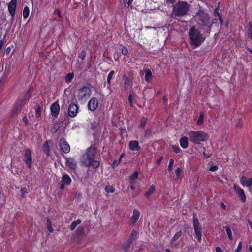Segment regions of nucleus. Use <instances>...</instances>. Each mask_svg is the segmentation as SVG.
<instances>
[{"label": "nucleus", "instance_id": "2eb2a0df", "mask_svg": "<svg viewBox=\"0 0 252 252\" xmlns=\"http://www.w3.org/2000/svg\"><path fill=\"white\" fill-rule=\"evenodd\" d=\"M240 183L243 186L250 187L252 190V177L247 179L246 177L242 176L240 179Z\"/></svg>", "mask_w": 252, "mask_h": 252}, {"label": "nucleus", "instance_id": "de8ad7c7", "mask_svg": "<svg viewBox=\"0 0 252 252\" xmlns=\"http://www.w3.org/2000/svg\"><path fill=\"white\" fill-rule=\"evenodd\" d=\"M86 56L85 52L84 51H82L80 53L79 55V58H80L82 60H83Z\"/></svg>", "mask_w": 252, "mask_h": 252}, {"label": "nucleus", "instance_id": "f704fd0d", "mask_svg": "<svg viewBox=\"0 0 252 252\" xmlns=\"http://www.w3.org/2000/svg\"><path fill=\"white\" fill-rule=\"evenodd\" d=\"M242 249V242L240 241L238 244L237 248L235 250L234 252H240Z\"/></svg>", "mask_w": 252, "mask_h": 252}, {"label": "nucleus", "instance_id": "4468645a", "mask_svg": "<svg viewBox=\"0 0 252 252\" xmlns=\"http://www.w3.org/2000/svg\"><path fill=\"white\" fill-rule=\"evenodd\" d=\"M98 105V101L96 98H92L88 102V107L90 110L92 111H94Z\"/></svg>", "mask_w": 252, "mask_h": 252}, {"label": "nucleus", "instance_id": "58836bf2", "mask_svg": "<svg viewBox=\"0 0 252 252\" xmlns=\"http://www.w3.org/2000/svg\"><path fill=\"white\" fill-rule=\"evenodd\" d=\"M248 35L249 38L252 39V27L250 26L248 28Z\"/></svg>", "mask_w": 252, "mask_h": 252}, {"label": "nucleus", "instance_id": "e2e57ef3", "mask_svg": "<svg viewBox=\"0 0 252 252\" xmlns=\"http://www.w3.org/2000/svg\"><path fill=\"white\" fill-rule=\"evenodd\" d=\"M249 250L250 252H252V245L249 246Z\"/></svg>", "mask_w": 252, "mask_h": 252}, {"label": "nucleus", "instance_id": "c85d7f7f", "mask_svg": "<svg viewBox=\"0 0 252 252\" xmlns=\"http://www.w3.org/2000/svg\"><path fill=\"white\" fill-rule=\"evenodd\" d=\"M81 222V220L80 219H78L72 222V223H71V224L70 225L71 230H73L75 228L76 226L77 225L79 224Z\"/></svg>", "mask_w": 252, "mask_h": 252}, {"label": "nucleus", "instance_id": "5fc2aeb1", "mask_svg": "<svg viewBox=\"0 0 252 252\" xmlns=\"http://www.w3.org/2000/svg\"><path fill=\"white\" fill-rule=\"evenodd\" d=\"M175 1V0H165L166 2L169 4L173 3Z\"/></svg>", "mask_w": 252, "mask_h": 252}, {"label": "nucleus", "instance_id": "7ed1b4c3", "mask_svg": "<svg viewBox=\"0 0 252 252\" xmlns=\"http://www.w3.org/2000/svg\"><path fill=\"white\" fill-rule=\"evenodd\" d=\"M187 134L190 141L196 144H199L208 138V135L202 131H189Z\"/></svg>", "mask_w": 252, "mask_h": 252}, {"label": "nucleus", "instance_id": "aec40b11", "mask_svg": "<svg viewBox=\"0 0 252 252\" xmlns=\"http://www.w3.org/2000/svg\"><path fill=\"white\" fill-rule=\"evenodd\" d=\"M188 138L185 136L182 137L180 139V146L184 149H186L188 147Z\"/></svg>", "mask_w": 252, "mask_h": 252}, {"label": "nucleus", "instance_id": "0eeeda50", "mask_svg": "<svg viewBox=\"0 0 252 252\" xmlns=\"http://www.w3.org/2000/svg\"><path fill=\"white\" fill-rule=\"evenodd\" d=\"M91 95V90L87 87H84L80 89L78 93L77 97L79 100L86 99Z\"/></svg>", "mask_w": 252, "mask_h": 252}, {"label": "nucleus", "instance_id": "0e129e2a", "mask_svg": "<svg viewBox=\"0 0 252 252\" xmlns=\"http://www.w3.org/2000/svg\"><path fill=\"white\" fill-rule=\"evenodd\" d=\"M48 228L49 231L50 232H52V231H53V230H52V227H51V226H48Z\"/></svg>", "mask_w": 252, "mask_h": 252}, {"label": "nucleus", "instance_id": "c756f323", "mask_svg": "<svg viewBox=\"0 0 252 252\" xmlns=\"http://www.w3.org/2000/svg\"><path fill=\"white\" fill-rule=\"evenodd\" d=\"M74 74L73 73H69L67 74L65 77V81L67 83H69L73 78Z\"/></svg>", "mask_w": 252, "mask_h": 252}, {"label": "nucleus", "instance_id": "9d476101", "mask_svg": "<svg viewBox=\"0 0 252 252\" xmlns=\"http://www.w3.org/2000/svg\"><path fill=\"white\" fill-rule=\"evenodd\" d=\"M233 188L235 192L237 194V195L239 197L240 199L243 202H244L246 201V197L245 194L244 190L240 188L239 186H237L236 184L233 185Z\"/></svg>", "mask_w": 252, "mask_h": 252}, {"label": "nucleus", "instance_id": "1a4fd4ad", "mask_svg": "<svg viewBox=\"0 0 252 252\" xmlns=\"http://www.w3.org/2000/svg\"><path fill=\"white\" fill-rule=\"evenodd\" d=\"M23 160L25 164L29 168L32 167V152L29 149H26L23 157Z\"/></svg>", "mask_w": 252, "mask_h": 252}, {"label": "nucleus", "instance_id": "dca6fc26", "mask_svg": "<svg viewBox=\"0 0 252 252\" xmlns=\"http://www.w3.org/2000/svg\"><path fill=\"white\" fill-rule=\"evenodd\" d=\"M17 5L16 0H12L8 4V11L10 15L13 17L15 15V9Z\"/></svg>", "mask_w": 252, "mask_h": 252}, {"label": "nucleus", "instance_id": "13d9d810", "mask_svg": "<svg viewBox=\"0 0 252 252\" xmlns=\"http://www.w3.org/2000/svg\"><path fill=\"white\" fill-rule=\"evenodd\" d=\"M23 121L26 123L27 124L28 122V119L26 117H24L23 118Z\"/></svg>", "mask_w": 252, "mask_h": 252}, {"label": "nucleus", "instance_id": "e433bc0d", "mask_svg": "<svg viewBox=\"0 0 252 252\" xmlns=\"http://www.w3.org/2000/svg\"><path fill=\"white\" fill-rule=\"evenodd\" d=\"M174 163V161L173 159H171L169 161L168 170L170 171L172 169V167Z\"/></svg>", "mask_w": 252, "mask_h": 252}, {"label": "nucleus", "instance_id": "5701e85b", "mask_svg": "<svg viewBox=\"0 0 252 252\" xmlns=\"http://www.w3.org/2000/svg\"><path fill=\"white\" fill-rule=\"evenodd\" d=\"M145 72V80L147 82H149L152 78V73L149 69H146Z\"/></svg>", "mask_w": 252, "mask_h": 252}, {"label": "nucleus", "instance_id": "412c9836", "mask_svg": "<svg viewBox=\"0 0 252 252\" xmlns=\"http://www.w3.org/2000/svg\"><path fill=\"white\" fill-rule=\"evenodd\" d=\"M62 182L66 184V185H69L71 182V179L66 174H63L62 178Z\"/></svg>", "mask_w": 252, "mask_h": 252}, {"label": "nucleus", "instance_id": "603ef678", "mask_svg": "<svg viewBox=\"0 0 252 252\" xmlns=\"http://www.w3.org/2000/svg\"><path fill=\"white\" fill-rule=\"evenodd\" d=\"M137 234V232L136 231L133 230L131 232V235L132 237L135 236Z\"/></svg>", "mask_w": 252, "mask_h": 252}, {"label": "nucleus", "instance_id": "6e6d98bb", "mask_svg": "<svg viewBox=\"0 0 252 252\" xmlns=\"http://www.w3.org/2000/svg\"><path fill=\"white\" fill-rule=\"evenodd\" d=\"M242 122H241V121H239V123H238L237 124V126L238 127L240 128V127H241V126H242Z\"/></svg>", "mask_w": 252, "mask_h": 252}, {"label": "nucleus", "instance_id": "20e7f679", "mask_svg": "<svg viewBox=\"0 0 252 252\" xmlns=\"http://www.w3.org/2000/svg\"><path fill=\"white\" fill-rule=\"evenodd\" d=\"M189 35L191 44L195 47L199 46L204 40L199 31L193 27L190 29Z\"/></svg>", "mask_w": 252, "mask_h": 252}, {"label": "nucleus", "instance_id": "cd10ccee", "mask_svg": "<svg viewBox=\"0 0 252 252\" xmlns=\"http://www.w3.org/2000/svg\"><path fill=\"white\" fill-rule=\"evenodd\" d=\"M30 13V9L28 7L26 6L24 7L23 11V16L24 19L28 17Z\"/></svg>", "mask_w": 252, "mask_h": 252}, {"label": "nucleus", "instance_id": "a18cd8bd", "mask_svg": "<svg viewBox=\"0 0 252 252\" xmlns=\"http://www.w3.org/2000/svg\"><path fill=\"white\" fill-rule=\"evenodd\" d=\"M133 0H124V3L125 6L127 5V6H129L130 4L131 3Z\"/></svg>", "mask_w": 252, "mask_h": 252}, {"label": "nucleus", "instance_id": "6e6552de", "mask_svg": "<svg viewBox=\"0 0 252 252\" xmlns=\"http://www.w3.org/2000/svg\"><path fill=\"white\" fill-rule=\"evenodd\" d=\"M193 227L196 238L199 242L201 241V227L200 226L198 220L193 217Z\"/></svg>", "mask_w": 252, "mask_h": 252}, {"label": "nucleus", "instance_id": "ea45409f", "mask_svg": "<svg viewBox=\"0 0 252 252\" xmlns=\"http://www.w3.org/2000/svg\"><path fill=\"white\" fill-rule=\"evenodd\" d=\"M120 160H114L112 164V167L113 168L117 167L120 163Z\"/></svg>", "mask_w": 252, "mask_h": 252}, {"label": "nucleus", "instance_id": "f257e3e1", "mask_svg": "<svg viewBox=\"0 0 252 252\" xmlns=\"http://www.w3.org/2000/svg\"><path fill=\"white\" fill-rule=\"evenodd\" d=\"M214 18H211L209 15L203 10H199L195 16V21L200 28L203 30L208 29L212 24L219 21L220 24L223 22L222 19L217 10L214 11Z\"/></svg>", "mask_w": 252, "mask_h": 252}, {"label": "nucleus", "instance_id": "338daca9", "mask_svg": "<svg viewBox=\"0 0 252 252\" xmlns=\"http://www.w3.org/2000/svg\"><path fill=\"white\" fill-rule=\"evenodd\" d=\"M248 50L252 54V48H248Z\"/></svg>", "mask_w": 252, "mask_h": 252}, {"label": "nucleus", "instance_id": "a878e982", "mask_svg": "<svg viewBox=\"0 0 252 252\" xmlns=\"http://www.w3.org/2000/svg\"><path fill=\"white\" fill-rule=\"evenodd\" d=\"M182 231H179L177 232L174 236L173 237L171 240V242L173 243L174 242L176 241L182 235Z\"/></svg>", "mask_w": 252, "mask_h": 252}, {"label": "nucleus", "instance_id": "a19ab883", "mask_svg": "<svg viewBox=\"0 0 252 252\" xmlns=\"http://www.w3.org/2000/svg\"><path fill=\"white\" fill-rule=\"evenodd\" d=\"M172 149L176 153H178L181 151L180 148L176 145H173L172 146Z\"/></svg>", "mask_w": 252, "mask_h": 252}, {"label": "nucleus", "instance_id": "4d7b16f0", "mask_svg": "<svg viewBox=\"0 0 252 252\" xmlns=\"http://www.w3.org/2000/svg\"><path fill=\"white\" fill-rule=\"evenodd\" d=\"M125 156V154L124 153H122L120 157H119V160H120V162H121V160H122V158Z\"/></svg>", "mask_w": 252, "mask_h": 252}, {"label": "nucleus", "instance_id": "f03ea898", "mask_svg": "<svg viewBox=\"0 0 252 252\" xmlns=\"http://www.w3.org/2000/svg\"><path fill=\"white\" fill-rule=\"evenodd\" d=\"M96 154V149L94 148H90L84 155V164L88 167L92 166L94 168L98 167L99 163L94 159Z\"/></svg>", "mask_w": 252, "mask_h": 252}, {"label": "nucleus", "instance_id": "4c0bfd02", "mask_svg": "<svg viewBox=\"0 0 252 252\" xmlns=\"http://www.w3.org/2000/svg\"><path fill=\"white\" fill-rule=\"evenodd\" d=\"M114 74V72L113 71H110V73L108 74V76H107V82L109 83L110 82V80L113 77Z\"/></svg>", "mask_w": 252, "mask_h": 252}, {"label": "nucleus", "instance_id": "8fccbe9b", "mask_svg": "<svg viewBox=\"0 0 252 252\" xmlns=\"http://www.w3.org/2000/svg\"><path fill=\"white\" fill-rule=\"evenodd\" d=\"M216 252H223L222 249L220 247H217L215 249Z\"/></svg>", "mask_w": 252, "mask_h": 252}, {"label": "nucleus", "instance_id": "49530a36", "mask_svg": "<svg viewBox=\"0 0 252 252\" xmlns=\"http://www.w3.org/2000/svg\"><path fill=\"white\" fill-rule=\"evenodd\" d=\"M40 113H41V109L39 107H37L36 109V117H40Z\"/></svg>", "mask_w": 252, "mask_h": 252}, {"label": "nucleus", "instance_id": "37998d69", "mask_svg": "<svg viewBox=\"0 0 252 252\" xmlns=\"http://www.w3.org/2000/svg\"><path fill=\"white\" fill-rule=\"evenodd\" d=\"M122 53L123 55H126L128 53L127 49L125 47H123L121 50Z\"/></svg>", "mask_w": 252, "mask_h": 252}, {"label": "nucleus", "instance_id": "9b49d317", "mask_svg": "<svg viewBox=\"0 0 252 252\" xmlns=\"http://www.w3.org/2000/svg\"><path fill=\"white\" fill-rule=\"evenodd\" d=\"M78 107L75 104H70L68 109V115L71 117H75L78 112Z\"/></svg>", "mask_w": 252, "mask_h": 252}, {"label": "nucleus", "instance_id": "bf43d9fd", "mask_svg": "<svg viewBox=\"0 0 252 252\" xmlns=\"http://www.w3.org/2000/svg\"><path fill=\"white\" fill-rule=\"evenodd\" d=\"M66 184L62 183V184L60 186V188L62 189H64V186Z\"/></svg>", "mask_w": 252, "mask_h": 252}, {"label": "nucleus", "instance_id": "b1692460", "mask_svg": "<svg viewBox=\"0 0 252 252\" xmlns=\"http://www.w3.org/2000/svg\"><path fill=\"white\" fill-rule=\"evenodd\" d=\"M207 168L208 169V170L212 172H215L217 171L218 168V166L217 165H214L212 162H210L208 163L207 165Z\"/></svg>", "mask_w": 252, "mask_h": 252}, {"label": "nucleus", "instance_id": "09e8293b", "mask_svg": "<svg viewBox=\"0 0 252 252\" xmlns=\"http://www.w3.org/2000/svg\"><path fill=\"white\" fill-rule=\"evenodd\" d=\"M128 101L130 103V105L131 106H133V100H132V97L131 95H130L128 97Z\"/></svg>", "mask_w": 252, "mask_h": 252}, {"label": "nucleus", "instance_id": "c9c22d12", "mask_svg": "<svg viewBox=\"0 0 252 252\" xmlns=\"http://www.w3.org/2000/svg\"><path fill=\"white\" fill-rule=\"evenodd\" d=\"M27 192V189L25 187H23L20 189L21 196L24 197L26 193Z\"/></svg>", "mask_w": 252, "mask_h": 252}, {"label": "nucleus", "instance_id": "473e14b6", "mask_svg": "<svg viewBox=\"0 0 252 252\" xmlns=\"http://www.w3.org/2000/svg\"><path fill=\"white\" fill-rule=\"evenodd\" d=\"M49 143L50 142L49 141H46L43 145V147H42L43 150L45 152H48V151H49Z\"/></svg>", "mask_w": 252, "mask_h": 252}, {"label": "nucleus", "instance_id": "a211bd4d", "mask_svg": "<svg viewBox=\"0 0 252 252\" xmlns=\"http://www.w3.org/2000/svg\"><path fill=\"white\" fill-rule=\"evenodd\" d=\"M140 216V212L137 209H134L133 211V214L131 217V222L132 224H135L138 220Z\"/></svg>", "mask_w": 252, "mask_h": 252}, {"label": "nucleus", "instance_id": "423d86ee", "mask_svg": "<svg viewBox=\"0 0 252 252\" xmlns=\"http://www.w3.org/2000/svg\"><path fill=\"white\" fill-rule=\"evenodd\" d=\"M26 103V100L17 101L11 112V117L14 118L17 116L21 112Z\"/></svg>", "mask_w": 252, "mask_h": 252}, {"label": "nucleus", "instance_id": "2f4dec72", "mask_svg": "<svg viewBox=\"0 0 252 252\" xmlns=\"http://www.w3.org/2000/svg\"><path fill=\"white\" fill-rule=\"evenodd\" d=\"M105 190L107 193H113L114 192V189L111 186H106L105 188Z\"/></svg>", "mask_w": 252, "mask_h": 252}, {"label": "nucleus", "instance_id": "4be33fe9", "mask_svg": "<svg viewBox=\"0 0 252 252\" xmlns=\"http://www.w3.org/2000/svg\"><path fill=\"white\" fill-rule=\"evenodd\" d=\"M155 191V186L152 185L149 188L148 190L145 192V195L146 197H149L154 193Z\"/></svg>", "mask_w": 252, "mask_h": 252}, {"label": "nucleus", "instance_id": "bb28decb", "mask_svg": "<svg viewBox=\"0 0 252 252\" xmlns=\"http://www.w3.org/2000/svg\"><path fill=\"white\" fill-rule=\"evenodd\" d=\"M138 176V172L137 171H135L129 177L130 182L133 183L137 179Z\"/></svg>", "mask_w": 252, "mask_h": 252}, {"label": "nucleus", "instance_id": "3c124183", "mask_svg": "<svg viewBox=\"0 0 252 252\" xmlns=\"http://www.w3.org/2000/svg\"><path fill=\"white\" fill-rule=\"evenodd\" d=\"M203 155H204L205 158H209L210 157L211 154H210V153H206L205 152H203Z\"/></svg>", "mask_w": 252, "mask_h": 252}, {"label": "nucleus", "instance_id": "f8f14e48", "mask_svg": "<svg viewBox=\"0 0 252 252\" xmlns=\"http://www.w3.org/2000/svg\"><path fill=\"white\" fill-rule=\"evenodd\" d=\"M60 146L61 150L64 153H67L70 151V146L64 139H60Z\"/></svg>", "mask_w": 252, "mask_h": 252}, {"label": "nucleus", "instance_id": "7c9ffc66", "mask_svg": "<svg viewBox=\"0 0 252 252\" xmlns=\"http://www.w3.org/2000/svg\"><path fill=\"white\" fill-rule=\"evenodd\" d=\"M225 229H226V232L227 235L228 236V238L229 239V240H232L233 238L232 233L231 229L228 227H226Z\"/></svg>", "mask_w": 252, "mask_h": 252}, {"label": "nucleus", "instance_id": "72a5a7b5", "mask_svg": "<svg viewBox=\"0 0 252 252\" xmlns=\"http://www.w3.org/2000/svg\"><path fill=\"white\" fill-rule=\"evenodd\" d=\"M147 119L146 118L143 117L141 119V122H140V127L141 128H144L145 125L146 123L147 122Z\"/></svg>", "mask_w": 252, "mask_h": 252}, {"label": "nucleus", "instance_id": "864d4df0", "mask_svg": "<svg viewBox=\"0 0 252 252\" xmlns=\"http://www.w3.org/2000/svg\"><path fill=\"white\" fill-rule=\"evenodd\" d=\"M54 13L60 17V12L59 9H56L54 11Z\"/></svg>", "mask_w": 252, "mask_h": 252}, {"label": "nucleus", "instance_id": "ddd939ff", "mask_svg": "<svg viewBox=\"0 0 252 252\" xmlns=\"http://www.w3.org/2000/svg\"><path fill=\"white\" fill-rule=\"evenodd\" d=\"M60 106L57 102H54L50 107L51 113L52 116H56L60 111Z\"/></svg>", "mask_w": 252, "mask_h": 252}, {"label": "nucleus", "instance_id": "39448f33", "mask_svg": "<svg viewBox=\"0 0 252 252\" xmlns=\"http://www.w3.org/2000/svg\"><path fill=\"white\" fill-rule=\"evenodd\" d=\"M189 8V5L186 2H178L174 5L173 14L175 16H182L186 15Z\"/></svg>", "mask_w": 252, "mask_h": 252}, {"label": "nucleus", "instance_id": "393cba45", "mask_svg": "<svg viewBox=\"0 0 252 252\" xmlns=\"http://www.w3.org/2000/svg\"><path fill=\"white\" fill-rule=\"evenodd\" d=\"M204 114L203 112H200L199 113V116L198 118L197 119L196 121V124L197 125H201L204 123Z\"/></svg>", "mask_w": 252, "mask_h": 252}, {"label": "nucleus", "instance_id": "774afa93", "mask_svg": "<svg viewBox=\"0 0 252 252\" xmlns=\"http://www.w3.org/2000/svg\"><path fill=\"white\" fill-rule=\"evenodd\" d=\"M130 188H131V189L132 190H133L135 189V187H134V186H133V185H131V186H130Z\"/></svg>", "mask_w": 252, "mask_h": 252}, {"label": "nucleus", "instance_id": "680f3d73", "mask_svg": "<svg viewBox=\"0 0 252 252\" xmlns=\"http://www.w3.org/2000/svg\"><path fill=\"white\" fill-rule=\"evenodd\" d=\"M161 160H162V157H161L159 159H158L157 160V163L159 164L161 163Z\"/></svg>", "mask_w": 252, "mask_h": 252}, {"label": "nucleus", "instance_id": "79ce46f5", "mask_svg": "<svg viewBox=\"0 0 252 252\" xmlns=\"http://www.w3.org/2000/svg\"><path fill=\"white\" fill-rule=\"evenodd\" d=\"M84 229L83 227H80L78 228L77 233L79 235H82L84 234Z\"/></svg>", "mask_w": 252, "mask_h": 252}, {"label": "nucleus", "instance_id": "052dcab7", "mask_svg": "<svg viewBox=\"0 0 252 252\" xmlns=\"http://www.w3.org/2000/svg\"><path fill=\"white\" fill-rule=\"evenodd\" d=\"M221 207L223 209H226V206L225 205V204L223 203H221Z\"/></svg>", "mask_w": 252, "mask_h": 252}, {"label": "nucleus", "instance_id": "69168bd1", "mask_svg": "<svg viewBox=\"0 0 252 252\" xmlns=\"http://www.w3.org/2000/svg\"><path fill=\"white\" fill-rule=\"evenodd\" d=\"M249 225H250V226L251 229H252V222H251L249 221Z\"/></svg>", "mask_w": 252, "mask_h": 252}, {"label": "nucleus", "instance_id": "c03bdc74", "mask_svg": "<svg viewBox=\"0 0 252 252\" xmlns=\"http://www.w3.org/2000/svg\"><path fill=\"white\" fill-rule=\"evenodd\" d=\"M182 173L181 168L178 167L175 171V174L177 177H179Z\"/></svg>", "mask_w": 252, "mask_h": 252}, {"label": "nucleus", "instance_id": "f3484780", "mask_svg": "<svg viewBox=\"0 0 252 252\" xmlns=\"http://www.w3.org/2000/svg\"><path fill=\"white\" fill-rule=\"evenodd\" d=\"M128 148L131 151H138L140 149L138 141H130L128 144Z\"/></svg>", "mask_w": 252, "mask_h": 252}, {"label": "nucleus", "instance_id": "6ab92c4d", "mask_svg": "<svg viewBox=\"0 0 252 252\" xmlns=\"http://www.w3.org/2000/svg\"><path fill=\"white\" fill-rule=\"evenodd\" d=\"M66 165L71 169L74 170L77 166L76 162L73 158H69L66 159Z\"/></svg>", "mask_w": 252, "mask_h": 252}]
</instances>
